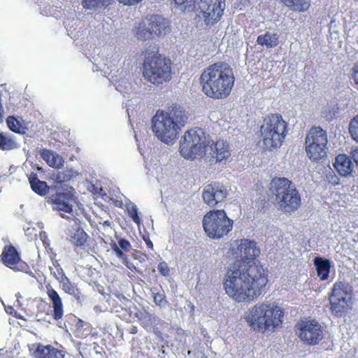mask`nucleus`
<instances>
[{"mask_svg":"<svg viewBox=\"0 0 358 358\" xmlns=\"http://www.w3.org/2000/svg\"><path fill=\"white\" fill-rule=\"evenodd\" d=\"M256 245L255 241L243 238L235 241L230 248L234 257L242 262L227 271L224 287L227 295L238 303L257 299L268 282L262 266L254 262L260 253Z\"/></svg>","mask_w":358,"mask_h":358,"instance_id":"f257e3e1","label":"nucleus"},{"mask_svg":"<svg viewBox=\"0 0 358 358\" xmlns=\"http://www.w3.org/2000/svg\"><path fill=\"white\" fill-rule=\"evenodd\" d=\"M200 80L205 94L210 98L222 99L229 95L235 78L231 66L227 63L220 62L206 68Z\"/></svg>","mask_w":358,"mask_h":358,"instance_id":"f03ea898","label":"nucleus"},{"mask_svg":"<svg viewBox=\"0 0 358 358\" xmlns=\"http://www.w3.org/2000/svg\"><path fill=\"white\" fill-rule=\"evenodd\" d=\"M187 120L185 111L180 108H174L169 111L158 110L152 118V130L159 141L172 144Z\"/></svg>","mask_w":358,"mask_h":358,"instance_id":"7ed1b4c3","label":"nucleus"},{"mask_svg":"<svg viewBox=\"0 0 358 358\" xmlns=\"http://www.w3.org/2000/svg\"><path fill=\"white\" fill-rule=\"evenodd\" d=\"M282 310L273 304L259 303L245 312L244 319L255 331H273L282 322Z\"/></svg>","mask_w":358,"mask_h":358,"instance_id":"20e7f679","label":"nucleus"},{"mask_svg":"<svg viewBox=\"0 0 358 358\" xmlns=\"http://www.w3.org/2000/svg\"><path fill=\"white\" fill-rule=\"evenodd\" d=\"M175 3L182 11H196L206 24L217 22L223 14L224 0H174Z\"/></svg>","mask_w":358,"mask_h":358,"instance_id":"39448f33","label":"nucleus"},{"mask_svg":"<svg viewBox=\"0 0 358 358\" xmlns=\"http://www.w3.org/2000/svg\"><path fill=\"white\" fill-rule=\"evenodd\" d=\"M270 190L278 207L285 212H293L301 203V196L295 185L286 178H275L271 182Z\"/></svg>","mask_w":358,"mask_h":358,"instance_id":"423d86ee","label":"nucleus"},{"mask_svg":"<svg viewBox=\"0 0 358 358\" xmlns=\"http://www.w3.org/2000/svg\"><path fill=\"white\" fill-rule=\"evenodd\" d=\"M262 142L266 149L280 147L287 133V122L278 114L266 116L260 127Z\"/></svg>","mask_w":358,"mask_h":358,"instance_id":"0eeeda50","label":"nucleus"},{"mask_svg":"<svg viewBox=\"0 0 358 358\" xmlns=\"http://www.w3.org/2000/svg\"><path fill=\"white\" fill-rule=\"evenodd\" d=\"M170 60L154 54L145 57L143 64V76L154 85L162 84L171 78Z\"/></svg>","mask_w":358,"mask_h":358,"instance_id":"6e6552de","label":"nucleus"},{"mask_svg":"<svg viewBox=\"0 0 358 358\" xmlns=\"http://www.w3.org/2000/svg\"><path fill=\"white\" fill-rule=\"evenodd\" d=\"M234 222L223 210H213L203 218V227L207 236L220 239L226 236L233 228Z\"/></svg>","mask_w":358,"mask_h":358,"instance_id":"1a4fd4ad","label":"nucleus"},{"mask_svg":"<svg viewBox=\"0 0 358 358\" xmlns=\"http://www.w3.org/2000/svg\"><path fill=\"white\" fill-rule=\"evenodd\" d=\"M208 141L203 129H190L185 133L180 142V154L185 159L202 157Z\"/></svg>","mask_w":358,"mask_h":358,"instance_id":"9d476101","label":"nucleus"},{"mask_svg":"<svg viewBox=\"0 0 358 358\" xmlns=\"http://www.w3.org/2000/svg\"><path fill=\"white\" fill-rule=\"evenodd\" d=\"M306 151L312 161H318L327 156V135L320 127H312L306 138Z\"/></svg>","mask_w":358,"mask_h":358,"instance_id":"9b49d317","label":"nucleus"},{"mask_svg":"<svg viewBox=\"0 0 358 358\" xmlns=\"http://www.w3.org/2000/svg\"><path fill=\"white\" fill-rule=\"evenodd\" d=\"M350 287L344 282H336L329 295L331 313L336 316L345 315L350 309Z\"/></svg>","mask_w":358,"mask_h":358,"instance_id":"f8f14e48","label":"nucleus"},{"mask_svg":"<svg viewBox=\"0 0 358 358\" xmlns=\"http://www.w3.org/2000/svg\"><path fill=\"white\" fill-rule=\"evenodd\" d=\"M297 330L299 338L310 345L318 344L323 339L324 335V329L315 320L301 321L297 324Z\"/></svg>","mask_w":358,"mask_h":358,"instance_id":"ddd939ff","label":"nucleus"},{"mask_svg":"<svg viewBox=\"0 0 358 358\" xmlns=\"http://www.w3.org/2000/svg\"><path fill=\"white\" fill-rule=\"evenodd\" d=\"M204 155L209 158L212 163H218L226 161L231 155L229 145L224 141L220 140L214 143L208 141Z\"/></svg>","mask_w":358,"mask_h":358,"instance_id":"4468645a","label":"nucleus"},{"mask_svg":"<svg viewBox=\"0 0 358 358\" xmlns=\"http://www.w3.org/2000/svg\"><path fill=\"white\" fill-rule=\"evenodd\" d=\"M61 216L70 220L66 233L69 241L76 246L83 245L86 243L88 236L80 227V220L75 217L65 216L62 213H61Z\"/></svg>","mask_w":358,"mask_h":358,"instance_id":"2eb2a0df","label":"nucleus"},{"mask_svg":"<svg viewBox=\"0 0 358 358\" xmlns=\"http://www.w3.org/2000/svg\"><path fill=\"white\" fill-rule=\"evenodd\" d=\"M202 196L203 201L209 206L213 207L224 199L227 190L220 184H210L204 187Z\"/></svg>","mask_w":358,"mask_h":358,"instance_id":"dca6fc26","label":"nucleus"},{"mask_svg":"<svg viewBox=\"0 0 358 358\" xmlns=\"http://www.w3.org/2000/svg\"><path fill=\"white\" fill-rule=\"evenodd\" d=\"M3 264L16 271H24L27 273L28 269L27 264L22 261L16 249L11 245L5 246L1 255Z\"/></svg>","mask_w":358,"mask_h":358,"instance_id":"f3484780","label":"nucleus"},{"mask_svg":"<svg viewBox=\"0 0 358 358\" xmlns=\"http://www.w3.org/2000/svg\"><path fill=\"white\" fill-rule=\"evenodd\" d=\"M148 26L153 35L156 36L166 35L171 30L169 20L157 15L150 17Z\"/></svg>","mask_w":358,"mask_h":358,"instance_id":"a211bd4d","label":"nucleus"},{"mask_svg":"<svg viewBox=\"0 0 358 358\" xmlns=\"http://www.w3.org/2000/svg\"><path fill=\"white\" fill-rule=\"evenodd\" d=\"M72 196L70 192H60L56 194L52 198L53 208L71 214L72 206L70 204V201L72 200Z\"/></svg>","mask_w":358,"mask_h":358,"instance_id":"6ab92c4d","label":"nucleus"},{"mask_svg":"<svg viewBox=\"0 0 358 358\" xmlns=\"http://www.w3.org/2000/svg\"><path fill=\"white\" fill-rule=\"evenodd\" d=\"M334 166L338 173L343 176L351 175L354 167L350 158L344 154H340L336 157Z\"/></svg>","mask_w":358,"mask_h":358,"instance_id":"aec40b11","label":"nucleus"},{"mask_svg":"<svg viewBox=\"0 0 358 358\" xmlns=\"http://www.w3.org/2000/svg\"><path fill=\"white\" fill-rule=\"evenodd\" d=\"M47 294L52 303L54 319L58 320L63 316V304L58 293L51 287H47Z\"/></svg>","mask_w":358,"mask_h":358,"instance_id":"412c9836","label":"nucleus"},{"mask_svg":"<svg viewBox=\"0 0 358 358\" xmlns=\"http://www.w3.org/2000/svg\"><path fill=\"white\" fill-rule=\"evenodd\" d=\"M41 157L51 167L60 169L63 166L64 160L62 157L55 152L44 149L41 152Z\"/></svg>","mask_w":358,"mask_h":358,"instance_id":"4be33fe9","label":"nucleus"},{"mask_svg":"<svg viewBox=\"0 0 358 358\" xmlns=\"http://www.w3.org/2000/svg\"><path fill=\"white\" fill-rule=\"evenodd\" d=\"M313 262L317 269V276L322 280H327L329 278L331 268L330 261L317 257L314 259Z\"/></svg>","mask_w":358,"mask_h":358,"instance_id":"5701e85b","label":"nucleus"},{"mask_svg":"<svg viewBox=\"0 0 358 358\" xmlns=\"http://www.w3.org/2000/svg\"><path fill=\"white\" fill-rule=\"evenodd\" d=\"M29 181L32 190L38 194L44 196L48 192L49 187L46 182L40 180L36 174H31Z\"/></svg>","mask_w":358,"mask_h":358,"instance_id":"b1692460","label":"nucleus"},{"mask_svg":"<svg viewBox=\"0 0 358 358\" xmlns=\"http://www.w3.org/2000/svg\"><path fill=\"white\" fill-rule=\"evenodd\" d=\"M257 43L267 48H274L278 43V36L277 34L267 31L257 37Z\"/></svg>","mask_w":358,"mask_h":358,"instance_id":"393cba45","label":"nucleus"},{"mask_svg":"<svg viewBox=\"0 0 358 358\" xmlns=\"http://www.w3.org/2000/svg\"><path fill=\"white\" fill-rule=\"evenodd\" d=\"M19 147L14 138L7 133L0 134V149L3 151H8L16 149Z\"/></svg>","mask_w":358,"mask_h":358,"instance_id":"a878e982","label":"nucleus"},{"mask_svg":"<svg viewBox=\"0 0 358 358\" xmlns=\"http://www.w3.org/2000/svg\"><path fill=\"white\" fill-rule=\"evenodd\" d=\"M134 31L137 38L141 41L150 39L153 36L149 27H146L144 23H140L139 25L135 28Z\"/></svg>","mask_w":358,"mask_h":358,"instance_id":"bb28decb","label":"nucleus"},{"mask_svg":"<svg viewBox=\"0 0 358 358\" xmlns=\"http://www.w3.org/2000/svg\"><path fill=\"white\" fill-rule=\"evenodd\" d=\"M125 207L127 213L132 220L138 225L141 223V219L138 215V208L136 205L132 203L129 199H125Z\"/></svg>","mask_w":358,"mask_h":358,"instance_id":"cd10ccee","label":"nucleus"},{"mask_svg":"<svg viewBox=\"0 0 358 358\" xmlns=\"http://www.w3.org/2000/svg\"><path fill=\"white\" fill-rule=\"evenodd\" d=\"M110 0H83V6L88 9H95L109 4Z\"/></svg>","mask_w":358,"mask_h":358,"instance_id":"c85d7f7f","label":"nucleus"},{"mask_svg":"<svg viewBox=\"0 0 358 358\" xmlns=\"http://www.w3.org/2000/svg\"><path fill=\"white\" fill-rule=\"evenodd\" d=\"M60 283L62 285L63 290L69 294L75 295L78 292V289L76 286L70 282L69 279L65 276L62 278V280H60Z\"/></svg>","mask_w":358,"mask_h":358,"instance_id":"c756f323","label":"nucleus"},{"mask_svg":"<svg viewBox=\"0 0 358 358\" xmlns=\"http://www.w3.org/2000/svg\"><path fill=\"white\" fill-rule=\"evenodd\" d=\"M349 132L352 138L358 143V115L354 117L349 124Z\"/></svg>","mask_w":358,"mask_h":358,"instance_id":"7c9ffc66","label":"nucleus"},{"mask_svg":"<svg viewBox=\"0 0 358 358\" xmlns=\"http://www.w3.org/2000/svg\"><path fill=\"white\" fill-rule=\"evenodd\" d=\"M50 345H43L41 344H37L36 348L34 351V355L36 358H46L48 352H49Z\"/></svg>","mask_w":358,"mask_h":358,"instance_id":"2f4dec72","label":"nucleus"},{"mask_svg":"<svg viewBox=\"0 0 358 358\" xmlns=\"http://www.w3.org/2000/svg\"><path fill=\"white\" fill-rule=\"evenodd\" d=\"M7 124L8 127L13 131L17 133L21 132V125L18 120L13 117H8L7 119Z\"/></svg>","mask_w":358,"mask_h":358,"instance_id":"473e14b6","label":"nucleus"},{"mask_svg":"<svg viewBox=\"0 0 358 358\" xmlns=\"http://www.w3.org/2000/svg\"><path fill=\"white\" fill-rule=\"evenodd\" d=\"M64 352L50 346L49 352L46 358H64Z\"/></svg>","mask_w":358,"mask_h":358,"instance_id":"72a5a7b5","label":"nucleus"},{"mask_svg":"<svg viewBox=\"0 0 358 358\" xmlns=\"http://www.w3.org/2000/svg\"><path fill=\"white\" fill-rule=\"evenodd\" d=\"M158 271L159 273L164 276L167 277L170 275V268L166 262H162L158 264L157 266Z\"/></svg>","mask_w":358,"mask_h":358,"instance_id":"f704fd0d","label":"nucleus"},{"mask_svg":"<svg viewBox=\"0 0 358 358\" xmlns=\"http://www.w3.org/2000/svg\"><path fill=\"white\" fill-rule=\"evenodd\" d=\"M50 273L59 281L62 280V278L65 277L62 268H60L59 266H55V268L50 267Z\"/></svg>","mask_w":358,"mask_h":358,"instance_id":"c9c22d12","label":"nucleus"},{"mask_svg":"<svg viewBox=\"0 0 358 358\" xmlns=\"http://www.w3.org/2000/svg\"><path fill=\"white\" fill-rule=\"evenodd\" d=\"M325 115L326 118L329 121H331L336 115V110L333 106H327L322 112Z\"/></svg>","mask_w":358,"mask_h":358,"instance_id":"e433bc0d","label":"nucleus"},{"mask_svg":"<svg viewBox=\"0 0 358 358\" xmlns=\"http://www.w3.org/2000/svg\"><path fill=\"white\" fill-rule=\"evenodd\" d=\"M154 302L159 306H164L167 301L165 299V296L163 294L157 293L154 295Z\"/></svg>","mask_w":358,"mask_h":358,"instance_id":"4c0bfd02","label":"nucleus"},{"mask_svg":"<svg viewBox=\"0 0 358 358\" xmlns=\"http://www.w3.org/2000/svg\"><path fill=\"white\" fill-rule=\"evenodd\" d=\"M111 248L115 255L120 259H125L126 255L122 250L115 243L111 244Z\"/></svg>","mask_w":358,"mask_h":358,"instance_id":"58836bf2","label":"nucleus"},{"mask_svg":"<svg viewBox=\"0 0 358 358\" xmlns=\"http://www.w3.org/2000/svg\"><path fill=\"white\" fill-rule=\"evenodd\" d=\"M118 246L124 252H129L131 249L130 243L124 238H120L118 241Z\"/></svg>","mask_w":358,"mask_h":358,"instance_id":"ea45409f","label":"nucleus"},{"mask_svg":"<svg viewBox=\"0 0 358 358\" xmlns=\"http://www.w3.org/2000/svg\"><path fill=\"white\" fill-rule=\"evenodd\" d=\"M352 78L355 83L358 85V64L355 65L352 69Z\"/></svg>","mask_w":358,"mask_h":358,"instance_id":"a19ab883","label":"nucleus"},{"mask_svg":"<svg viewBox=\"0 0 358 358\" xmlns=\"http://www.w3.org/2000/svg\"><path fill=\"white\" fill-rule=\"evenodd\" d=\"M2 304L4 306L5 311L9 315H13L15 313V311L13 306H6L4 303L2 301Z\"/></svg>","mask_w":358,"mask_h":358,"instance_id":"79ce46f5","label":"nucleus"},{"mask_svg":"<svg viewBox=\"0 0 358 358\" xmlns=\"http://www.w3.org/2000/svg\"><path fill=\"white\" fill-rule=\"evenodd\" d=\"M120 3H123L124 5H132L136 3H138L141 0H118Z\"/></svg>","mask_w":358,"mask_h":358,"instance_id":"37998d69","label":"nucleus"},{"mask_svg":"<svg viewBox=\"0 0 358 358\" xmlns=\"http://www.w3.org/2000/svg\"><path fill=\"white\" fill-rule=\"evenodd\" d=\"M351 154L355 162L358 166V148L352 150Z\"/></svg>","mask_w":358,"mask_h":358,"instance_id":"c03bdc74","label":"nucleus"},{"mask_svg":"<svg viewBox=\"0 0 358 358\" xmlns=\"http://www.w3.org/2000/svg\"><path fill=\"white\" fill-rule=\"evenodd\" d=\"M15 296H16V298H17V305H18L19 306H22V303H21V301H20V299L22 298V296H21L20 293V292L16 293V294H15Z\"/></svg>","mask_w":358,"mask_h":358,"instance_id":"a18cd8bd","label":"nucleus"},{"mask_svg":"<svg viewBox=\"0 0 358 358\" xmlns=\"http://www.w3.org/2000/svg\"><path fill=\"white\" fill-rule=\"evenodd\" d=\"M115 206L120 208H122L124 206H125V203H124L122 201H117Z\"/></svg>","mask_w":358,"mask_h":358,"instance_id":"49530a36","label":"nucleus"},{"mask_svg":"<svg viewBox=\"0 0 358 358\" xmlns=\"http://www.w3.org/2000/svg\"><path fill=\"white\" fill-rule=\"evenodd\" d=\"M146 244L148 247H150L151 248L153 247V244L150 240L146 241Z\"/></svg>","mask_w":358,"mask_h":358,"instance_id":"de8ad7c7","label":"nucleus"},{"mask_svg":"<svg viewBox=\"0 0 358 358\" xmlns=\"http://www.w3.org/2000/svg\"><path fill=\"white\" fill-rule=\"evenodd\" d=\"M40 236H41V239H43V238L45 239V238H46V234H45V232H41V233L40 234Z\"/></svg>","mask_w":358,"mask_h":358,"instance_id":"09e8293b","label":"nucleus"},{"mask_svg":"<svg viewBox=\"0 0 358 358\" xmlns=\"http://www.w3.org/2000/svg\"><path fill=\"white\" fill-rule=\"evenodd\" d=\"M118 87H119V85H117V86L116 87V89H117V90H119V91H121Z\"/></svg>","mask_w":358,"mask_h":358,"instance_id":"8fccbe9b","label":"nucleus"},{"mask_svg":"<svg viewBox=\"0 0 358 358\" xmlns=\"http://www.w3.org/2000/svg\"><path fill=\"white\" fill-rule=\"evenodd\" d=\"M105 224H109V222H108V221L105 222Z\"/></svg>","mask_w":358,"mask_h":358,"instance_id":"3c124183","label":"nucleus"},{"mask_svg":"<svg viewBox=\"0 0 358 358\" xmlns=\"http://www.w3.org/2000/svg\"><path fill=\"white\" fill-rule=\"evenodd\" d=\"M43 243L45 244H46V243L45 242V240H43Z\"/></svg>","mask_w":358,"mask_h":358,"instance_id":"603ef678","label":"nucleus"},{"mask_svg":"<svg viewBox=\"0 0 358 358\" xmlns=\"http://www.w3.org/2000/svg\"><path fill=\"white\" fill-rule=\"evenodd\" d=\"M202 358H206V357H202Z\"/></svg>","mask_w":358,"mask_h":358,"instance_id":"864d4df0","label":"nucleus"}]
</instances>
